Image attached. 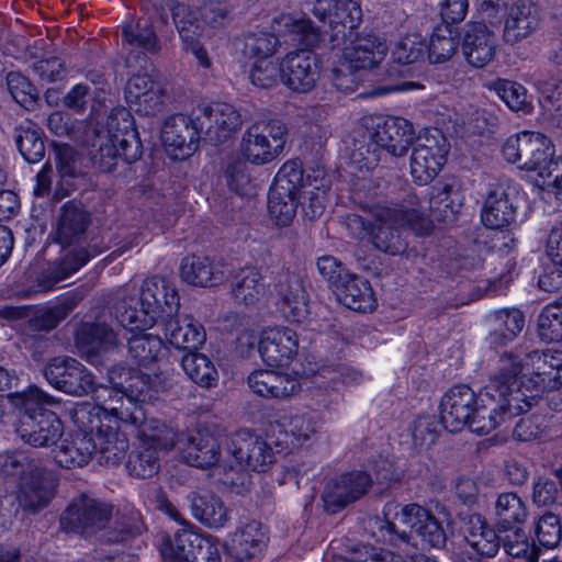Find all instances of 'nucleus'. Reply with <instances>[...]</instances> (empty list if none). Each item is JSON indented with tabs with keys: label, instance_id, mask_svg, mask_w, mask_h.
Instances as JSON below:
<instances>
[{
	"label": "nucleus",
	"instance_id": "nucleus-37",
	"mask_svg": "<svg viewBox=\"0 0 562 562\" xmlns=\"http://www.w3.org/2000/svg\"><path fill=\"white\" fill-rule=\"evenodd\" d=\"M90 224L89 214L82 209L66 204L56 221L54 239L63 248L81 247Z\"/></svg>",
	"mask_w": 562,
	"mask_h": 562
},
{
	"label": "nucleus",
	"instance_id": "nucleus-23",
	"mask_svg": "<svg viewBox=\"0 0 562 562\" xmlns=\"http://www.w3.org/2000/svg\"><path fill=\"white\" fill-rule=\"evenodd\" d=\"M515 191L508 180L497 182L488 191L481 209V221L486 228L503 229L515 221Z\"/></svg>",
	"mask_w": 562,
	"mask_h": 562
},
{
	"label": "nucleus",
	"instance_id": "nucleus-34",
	"mask_svg": "<svg viewBox=\"0 0 562 562\" xmlns=\"http://www.w3.org/2000/svg\"><path fill=\"white\" fill-rule=\"evenodd\" d=\"M266 543L267 533L262 525L252 520L231 535L226 549L234 562H252Z\"/></svg>",
	"mask_w": 562,
	"mask_h": 562
},
{
	"label": "nucleus",
	"instance_id": "nucleus-33",
	"mask_svg": "<svg viewBox=\"0 0 562 562\" xmlns=\"http://www.w3.org/2000/svg\"><path fill=\"white\" fill-rule=\"evenodd\" d=\"M418 509H420L418 504L404 506L396 503L385 504L383 508L384 522L380 527L384 539L391 543L397 541L408 543L418 518Z\"/></svg>",
	"mask_w": 562,
	"mask_h": 562
},
{
	"label": "nucleus",
	"instance_id": "nucleus-45",
	"mask_svg": "<svg viewBox=\"0 0 562 562\" xmlns=\"http://www.w3.org/2000/svg\"><path fill=\"white\" fill-rule=\"evenodd\" d=\"M143 418L137 422H127L125 425L133 426L137 429L139 446H149L159 450H167L178 443V435L170 426L155 419L147 418L142 407Z\"/></svg>",
	"mask_w": 562,
	"mask_h": 562
},
{
	"label": "nucleus",
	"instance_id": "nucleus-17",
	"mask_svg": "<svg viewBox=\"0 0 562 562\" xmlns=\"http://www.w3.org/2000/svg\"><path fill=\"white\" fill-rule=\"evenodd\" d=\"M200 134L196 119L193 120L186 114H175L164 123L161 142L175 159H184L195 151Z\"/></svg>",
	"mask_w": 562,
	"mask_h": 562
},
{
	"label": "nucleus",
	"instance_id": "nucleus-16",
	"mask_svg": "<svg viewBox=\"0 0 562 562\" xmlns=\"http://www.w3.org/2000/svg\"><path fill=\"white\" fill-rule=\"evenodd\" d=\"M54 497V484L47 469L37 464L20 477L15 499L18 507L26 514H37L48 506Z\"/></svg>",
	"mask_w": 562,
	"mask_h": 562
},
{
	"label": "nucleus",
	"instance_id": "nucleus-30",
	"mask_svg": "<svg viewBox=\"0 0 562 562\" xmlns=\"http://www.w3.org/2000/svg\"><path fill=\"white\" fill-rule=\"evenodd\" d=\"M248 386L257 395L273 400H288L301 391L300 380L290 373L256 370L248 376Z\"/></svg>",
	"mask_w": 562,
	"mask_h": 562
},
{
	"label": "nucleus",
	"instance_id": "nucleus-25",
	"mask_svg": "<svg viewBox=\"0 0 562 562\" xmlns=\"http://www.w3.org/2000/svg\"><path fill=\"white\" fill-rule=\"evenodd\" d=\"M16 434L33 447H48L61 437L63 423L54 412L40 408L36 415H22Z\"/></svg>",
	"mask_w": 562,
	"mask_h": 562
},
{
	"label": "nucleus",
	"instance_id": "nucleus-18",
	"mask_svg": "<svg viewBox=\"0 0 562 562\" xmlns=\"http://www.w3.org/2000/svg\"><path fill=\"white\" fill-rule=\"evenodd\" d=\"M278 305L283 317L293 323H300L308 315V294L301 276L280 272L274 282Z\"/></svg>",
	"mask_w": 562,
	"mask_h": 562
},
{
	"label": "nucleus",
	"instance_id": "nucleus-60",
	"mask_svg": "<svg viewBox=\"0 0 562 562\" xmlns=\"http://www.w3.org/2000/svg\"><path fill=\"white\" fill-rule=\"evenodd\" d=\"M497 95L506 103L512 111L530 112L531 104L528 100L526 88L515 81L497 79L491 85Z\"/></svg>",
	"mask_w": 562,
	"mask_h": 562
},
{
	"label": "nucleus",
	"instance_id": "nucleus-6",
	"mask_svg": "<svg viewBox=\"0 0 562 562\" xmlns=\"http://www.w3.org/2000/svg\"><path fill=\"white\" fill-rule=\"evenodd\" d=\"M95 405H82L75 412L76 422L80 425L88 426L89 428L101 427L102 420L123 423L137 422L143 418L142 405L127 401L128 406L117 407L112 405V402H122L121 385L95 387L93 385Z\"/></svg>",
	"mask_w": 562,
	"mask_h": 562
},
{
	"label": "nucleus",
	"instance_id": "nucleus-57",
	"mask_svg": "<svg viewBox=\"0 0 562 562\" xmlns=\"http://www.w3.org/2000/svg\"><path fill=\"white\" fill-rule=\"evenodd\" d=\"M458 42L452 30L448 25L435 27L428 45L430 63L439 64L449 60L456 53Z\"/></svg>",
	"mask_w": 562,
	"mask_h": 562
},
{
	"label": "nucleus",
	"instance_id": "nucleus-38",
	"mask_svg": "<svg viewBox=\"0 0 562 562\" xmlns=\"http://www.w3.org/2000/svg\"><path fill=\"white\" fill-rule=\"evenodd\" d=\"M334 292L346 307L357 312H370L375 306V297L370 282L357 274L345 273L336 283Z\"/></svg>",
	"mask_w": 562,
	"mask_h": 562
},
{
	"label": "nucleus",
	"instance_id": "nucleus-15",
	"mask_svg": "<svg viewBox=\"0 0 562 562\" xmlns=\"http://www.w3.org/2000/svg\"><path fill=\"white\" fill-rule=\"evenodd\" d=\"M312 12L328 22L336 40L352 37L362 21L360 3L355 0H315Z\"/></svg>",
	"mask_w": 562,
	"mask_h": 562
},
{
	"label": "nucleus",
	"instance_id": "nucleus-20",
	"mask_svg": "<svg viewBox=\"0 0 562 562\" xmlns=\"http://www.w3.org/2000/svg\"><path fill=\"white\" fill-rule=\"evenodd\" d=\"M321 418L311 414H296L270 425L272 436L280 435L277 443L284 447L302 448L314 443L321 434Z\"/></svg>",
	"mask_w": 562,
	"mask_h": 562
},
{
	"label": "nucleus",
	"instance_id": "nucleus-63",
	"mask_svg": "<svg viewBox=\"0 0 562 562\" xmlns=\"http://www.w3.org/2000/svg\"><path fill=\"white\" fill-rule=\"evenodd\" d=\"M425 43L417 34L401 38L395 45L392 58L398 65H409L420 60L425 53Z\"/></svg>",
	"mask_w": 562,
	"mask_h": 562
},
{
	"label": "nucleus",
	"instance_id": "nucleus-58",
	"mask_svg": "<svg viewBox=\"0 0 562 562\" xmlns=\"http://www.w3.org/2000/svg\"><path fill=\"white\" fill-rule=\"evenodd\" d=\"M418 513L413 532L420 537L422 541L429 547H443L447 537L440 521L423 506H420Z\"/></svg>",
	"mask_w": 562,
	"mask_h": 562
},
{
	"label": "nucleus",
	"instance_id": "nucleus-46",
	"mask_svg": "<svg viewBox=\"0 0 562 562\" xmlns=\"http://www.w3.org/2000/svg\"><path fill=\"white\" fill-rule=\"evenodd\" d=\"M256 438L257 435L247 429L238 430L226 438V456L222 465L224 473L249 470Z\"/></svg>",
	"mask_w": 562,
	"mask_h": 562
},
{
	"label": "nucleus",
	"instance_id": "nucleus-27",
	"mask_svg": "<svg viewBox=\"0 0 562 562\" xmlns=\"http://www.w3.org/2000/svg\"><path fill=\"white\" fill-rule=\"evenodd\" d=\"M495 33L482 22H469L463 32L461 49L469 65L482 68L496 56Z\"/></svg>",
	"mask_w": 562,
	"mask_h": 562
},
{
	"label": "nucleus",
	"instance_id": "nucleus-11",
	"mask_svg": "<svg viewBox=\"0 0 562 562\" xmlns=\"http://www.w3.org/2000/svg\"><path fill=\"white\" fill-rule=\"evenodd\" d=\"M447 154V139L439 131L419 136L411 155V175L415 182H430L445 165Z\"/></svg>",
	"mask_w": 562,
	"mask_h": 562
},
{
	"label": "nucleus",
	"instance_id": "nucleus-35",
	"mask_svg": "<svg viewBox=\"0 0 562 562\" xmlns=\"http://www.w3.org/2000/svg\"><path fill=\"white\" fill-rule=\"evenodd\" d=\"M121 424L113 422L102 420L101 427L89 428L81 425L91 434L97 442V453L99 454V462L105 464H117L124 459L128 449V439L126 435L121 431Z\"/></svg>",
	"mask_w": 562,
	"mask_h": 562
},
{
	"label": "nucleus",
	"instance_id": "nucleus-7",
	"mask_svg": "<svg viewBox=\"0 0 562 562\" xmlns=\"http://www.w3.org/2000/svg\"><path fill=\"white\" fill-rule=\"evenodd\" d=\"M112 513V505L88 494H80L63 512L60 529L88 538L108 527Z\"/></svg>",
	"mask_w": 562,
	"mask_h": 562
},
{
	"label": "nucleus",
	"instance_id": "nucleus-9",
	"mask_svg": "<svg viewBox=\"0 0 562 562\" xmlns=\"http://www.w3.org/2000/svg\"><path fill=\"white\" fill-rule=\"evenodd\" d=\"M302 187V167L296 161H286L278 171L269 192L268 211L276 225L288 226L292 223Z\"/></svg>",
	"mask_w": 562,
	"mask_h": 562
},
{
	"label": "nucleus",
	"instance_id": "nucleus-40",
	"mask_svg": "<svg viewBox=\"0 0 562 562\" xmlns=\"http://www.w3.org/2000/svg\"><path fill=\"white\" fill-rule=\"evenodd\" d=\"M180 276L184 282L194 286H214L225 279L220 263L212 261L209 257L196 255L183 258Z\"/></svg>",
	"mask_w": 562,
	"mask_h": 562
},
{
	"label": "nucleus",
	"instance_id": "nucleus-22",
	"mask_svg": "<svg viewBox=\"0 0 562 562\" xmlns=\"http://www.w3.org/2000/svg\"><path fill=\"white\" fill-rule=\"evenodd\" d=\"M371 484L372 479L367 472L342 473L326 484L323 492L324 503L329 510L335 513L361 498Z\"/></svg>",
	"mask_w": 562,
	"mask_h": 562
},
{
	"label": "nucleus",
	"instance_id": "nucleus-56",
	"mask_svg": "<svg viewBox=\"0 0 562 562\" xmlns=\"http://www.w3.org/2000/svg\"><path fill=\"white\" fill-rule=\"evenodd\" d=\"M538 333L547 342L562 340V296L543 307L538 317Z\"/></svg>",
	"mask_w": 562,
	"mask_h": 562
},
{
	"label": "nucleus",
	"instance_id": "nucleus-41",
	"mask_svg": "<svg viewBox=\"0 0 562 562\" xmlns=\"http://www.w3.org/2000/svg\"><path fill=\"white\" fill-rule=\"evenodd\" d=\"M539 26V18L530 4H514L509 8L503 29V41L516 45L531 36Z\"/></svg>",
	"mask_w": 562,
	"mask_h": 562
},
{
	"label": "nucleus",
	"instance_id": "nucleus-32",
	"mask_svg": "<svg viewBox=\"0 0 562 562\" xmlns=\"http://www.w3.org/2000/svg\"><path fill=\"white\" fill-rule=\"evenodd\" d=\"M112 312L120 325L131 333L150 328L155 322L154 318L140 307L136 299V286L126 284L117 289L112 297Z\"/></svg>",
	"mask_w": 562,
	"mask_h": 562
},
{
	"label": "nucleus",
	"instance_id": "nucleus-59",
	"mask_svg": "<svg viewBox=\"0 0 562 562\" xmlns=\"http://www.w3.org/2000/svg\"><path fill=\"white\" fill-rule=\"evenodd\" d=\"M171 11L175 26L182 43H192L193 40H200L202 25L198 13L184 3L175 4Z\"/></svg>",
	"mask_w": 562,
	"mask_h": 562
},
{
	"label": "nucleus",
	"instance_id": "nucleus-4",
	"mask_svg": "<svg viewBox=\"0 0 562 562\" xmlns=\"http://www.w3.org/2000/svg\"><path fill=\"white\" fill-rule=\"evenodd\" d=\"M362 139L355 142L351 159L359 169H373L381 151L403 157L415 140L413 124L404 117L387 116L384 120L364 119Z\"/></svg>",
	"mask_w": 562,
	"mask_h": 562
},
{
	"label": "nucleus",
	"instance_id": "nucleus-10",
	"mask_svg": "<svg viewBox=\"0 0 562 562\" xmlns=\"http://www.w3.org/2000/svg\"><path fill=\"white\" fill-rule=\"evenodd\" d=\"M108 378L110 384L124 387L127 401L137 405L156 400L169 387L168 379L161 372L149 374L124 366H113Z\"/></svg>",
	"mask_w": 562,
	"mask_h": 562
},
{
	"label": "nucleus",
	"instance_id": "nucleus-47",
	"mask_svg": "<svg viewBox=\"0 0 562 562\" xmlns=\"http://www.w3.org/2000/svg\"><path fill=\"white\" fill-rule=\"evenodd\" d=\"M131 122L128 113L125 110L112 111L105 119L104 123L98 122L95 125H90L85 132V142L90 150L101 149L104 136L110 138V144L115 143L125 132H133L130 130Z\"/></svg>",
	"mask_w": 562,
	"mask_h": 562
},
{
	"label": "nucleus",
	"instance_id": "nucleus-44",
	"mask_svg": "<svg viewBox=\"0 0 562 562\" xmlns=\"http://www.w3.org/2000/svg\"><path fill=\"white\" fill-rule=\"evenodd\" d=\"M463 533L469 546L480 555L492 558L501 547V536L479 514L465 518Z\"/></svg>",
	"mask_w": 562,
	"mask_h": 562
},
{
	"label": "nucleus",
	"instance_id": "nucleus-43",
	"mask_svg": "<svg viewBox=\"0 0 562 562\" xmlns=\"http://www.w3.org/2000/svg\"><path fill=\"white\" fill-rule=\"evenodd\" d=\"M101 250L87 247H74L63 258L56 260L42 278V288L47 291L53 286L77 272L92 257L99 255Z\"/></svg>",
	"mask_w": 562,
	"mask_h": 562
},
{
	"label": "nucleus",
	"instance_id": "nucleus-62",
	"mask_svg": "<svg viewBox=\"0 0 562 562\" xmlns=\"http://www.w3.org/2000/svg\"><path fill=\"white\" fill-rule=\"evenodd\" d=\"M164 291V279L150 278L143 282L139 290L136 289L138 305L156 322L159 312H165L160 305V294Z\"/></svg>",
	"mask_w": 562,
	"mask_h": 562
},
{
	"label": "nucleus",
	"instance_id": "nucleus-2",
	"mask_svg": "<svg viewBox=\"0 0 562 562\" xmlns=\"http://www.w3.org/2000/svg\"><path fill=\"white\" fill-rule=\"evenodd\" d=\"M372 216L373 221L369 222L358 214H348L342 225L351 237L368 240L375 249L392 256L401 255L407 247L401 237V228L424 235L431 227L419 199L413 193L398 203L375 206Z\"/></svg>",
	"mask_w": 562,
	"mask_h": 562
},
{
	"label": "nucleus",
	"instance_id": "nucleus-51",
	"mask_svg": "<svg viewBox=\"0 0 562 562\" xmlns=\"http://www.w3.org/2000/svg\"><path fill=\"white\" fill-rule=\"evenodd\" d=\"M127 338V357L138 366H148L156 361L164 348L158 335L140 329Z\"/></svg>",
	"mask_w": 562,
	"mask_h": 562
},
{
	"label": "nucleus",
	"instance_id": "nucleus-54",
	"mask_svg": "<svg viewBox=\"0 0 562 562\" xmlns=\"http://www.w3.org/2000/svg\"><path fill=\"white\" fill-rule=\"evenodd\" d=\"M501 544L505 552L515 559H539V550L535 543L530 542L526 532L521 528H507L499 530Z\"/></svg>",
	"mask_w": 562,
	"mask_h": 562
},
{
	"label": "nucleus",
	"instance_id": "nucleus-64",
	"mask_svg": "<svg viewBox=\"0 0 562 562\" xmlns=\"http://www.w3.org/2000/svg\"><path fill=\"white\" fill-rule=\"evenodd\" d=\"M15 143L23 158L31 162L40 161L45 154V146L38 132L32 128L16 131Z\"/></svg>",
	"mask_w": 562,
	"mask_h": 562
},
{
	"label": "nucleus",
	"instance_id": "nucleus-26",
	"mask_svg": "<svg viewBox=\"0 0 562 562\" xmlns=\"http://www.w3.org/2000/svg\"><path fill=\"white\" fill-rule=\"evenodd\" d=\"M78 352L89 363L97 364L102 357L119 345L114 330L104 323H85L75 337Z\"/></svg>",
	"mask_w": 562,
	"mask_h": 562
},
{
	"label": "nucleus",
	"instance_id": "nucleus-48",
	"mask_svg": "<svg viewBox=\"0 0 562 562\" xmlns=\"http://www.w3.org/2000/svg\"><path fill=\"white\" fill-rule=\"evenodd\" d=\"M525 325V316L517 308H505L490 316V342L505 345L517 337Z\"/></svg>",
	"mask_w": 562,
	"mask_h": 562
},
{
	"label": "nucleus",
	"instance_id": "nucleus-29",
	"mask_svg": "<svg viewBox=\"0 0 562 562\" xmlns=\"http://www.w3.org/2000/svg\"><path fill=\"white\" fill-rule=\"evenodd\" d=\"M101 149L89 150L92 162L103 172H111L116 166L117 158L132 164L142 156V144L136 132H125L115 143L110 144V138L101 139Z\"/></svg>",
	"mask_w": 562,
	"mask_h": 562
},
{
	"label": "nucleus",
	"instance_id": "nucleus-5",
	"mask_svg": "<svg viewBox=\"0 0 562 562\" xmlns=\"http://www.w3.org/2000/svg\"><path fill=\"white\" fill-rule=\"evenodd\" d=\"M504 158L526 171L540 177L551 175L553 148L551 140L541 133L521 132L509 136L502 147Z\"/></svg>",
	"mask_w": 562,
	"mask_h": 562
},
{
	"label": "nucleus",
	"instance_id": "nucleus-1",
	"mask_svg": "<svg viewBox=\"0 0 562 562\" xmlns=\"http://www.w3.org/2000/svg\"><path fill=\"white\" fill-rule=\"evenodd\" d=\"M512 368V362L504 359L479 396L465 384L451 386L440 402V419L445 428L456 432L468 427L472 432L486 435L517 416L504 380V374Z\"/></svg>",
	"mask_w": 562,
	"mask_h": 562
},
{
	"label": "nucleus",
	"instance_id": "nucleus-21",
	"mask_svg": "<svg viewBox=\"0 0 562 562\" xmlns=\"http://www.w3.org/2000/svg\"><path fill=\"white\" fill-rule=\"evenodd\" d=\"M196 122L201 133L214 142H223L241 124V114L225 102H215L199 108Z\"/></svg>",
	"mask_w": 562,
	"mask_h": 562
},
{
	"label": "nucleus",
	"instance_id": "nucleus-55",
	"mask_svg": "<svg viewBox=\"0 0 562 562\" xmlns=\"http://www.w3.org/2000/svg\"><path fill=\"white\" fill-rule=\"evenodd\" d=\"M126 470L130 475L138 479L154 476L159 470L158 451L149 446H138L128 456Z\"/></svg>",
	"mask_w": 562,
	"mask_h": 562
},
{
	"label": "nucleus",
	"instance_id": "nucleus-12",
	"mask_svg": "<svg viewBox=\"0 0 562 562\" xmlns=\"http://www.w3.org/2000/svg\"><path fill=\"white\" fill-rule=\"evenodd\" d=\"M142 15L136 22H128L122 26L123 43L140 48L144 53L157 55L162 46L155 30V24H168V15L164 5L156 3L149 7L144 1L140 8Z\"/></svg>",
	"mask_w": 562,
	"mask_h": 562
},
{
	"label": "nucleus",
	"instance_id": "nucleus-61",
	"mask_svg": "<svg viewBox=\"0 0 562 562\" xmlns=\"http://www.w3.org/2000/svg\"><path fill=\"white\" fill-rule=\"evenodd\" d=\"M307 181L308 183L303 181V187L301 188L303 190V201L301 204L306 216L313 220L321 216L325 210L328 184L324 178L321 180L315 179L314 184L310 181V177H307Z\"/></svg>",
	"mask_w": 562,
	"mask_h": 562
},
{
	"label": "nucleus",
	"instance_id": "nucleus-39",
	"mask_svg": "<svg viewBox=\"0 0 562 562\" xmlns=\"http://www.w3.org/2000/svg\"><path fill=\"white\" fill-rule=\"evenodd\" d=\"M266 292L263 277L260 270L252 266L240 268L231 281V294L238 305L255 306Z\"/></svg>",
	"mask_w": 562,
	"mask_h": 562
},
{
	"label": "nucleus",
	"instance_id": "nucleus-49",
	"mask_svg": "<svg viewBox=\"0 0 562 562\" xmlns=\"http://www.w3.org/2000/svg\"><path fill=\"white\" fill-rule=\"evenodd\" d=\"M204 538L193 528H181L173 538H166L161 548L164 562H188Z\"/></svg>",
	"mask_w": 562,
	"mask_h": 562
},
{
	"label": "nucleus",
	"instance_id": "nucleus-42",
	"mask_svg": "<svg viewBox=\"0 0 562 562\" xmlns=\"http://www.w3.org/2000/svg\"><path fill=\"white\" fill-rule=\"evenodd\" d=\"M165 336L178 349H198L205 341L204 327L191 317L170 316L165 322Z\"/></svg>",
	"mask_w": 562,
	"mask_h": 562
},
{
	"label": "nucleus",
	"instance_id": "nucleus-36",
	"mask_svg": "<svg viewBox=\"0 0 562 562\" xmlns=\"http://www.w3.org/2000/svg\"><path fill=\"white\" fill-rule=\"evenodd\" d=\"M79 426L80 430L65 438L54 451V459L61 468H81L97 453L94 437Z\"/></svg>",
	"mask_w": 562,
	"mask_h": 562
},
{
	"label": "nucleus",
	"instance_id": "nucleus-14",
	"mask_svg": "<svg viewBox=\"0 0 562 562\" xmlns=\"http://www.w3.org/2000/svg\"><path fill=\"white\" fill-rule=\"evenodd\" d=\"M222 436L207 428H200L178 438L182 459L190 465L206 468L216 465L222 469L225 457L221 450Z\"/></svg>",
	"mask_w": 562,
	"mask_h": 562
},
{
	"label": "nucleus",
	"instance_id": "nucleus-19",
	"mask_svg": "<svg viewBox=\"0 0 562 562\" xmlns=\"http://www.w3.org/2000/svg\"><path fill=\"white\" fill-rule=\"evenodd\" d=\"M319 78L316 55L308 49L288 54L281 61V80L292 91L308 92Z\"/></svg>",
	"mask_w": 562,
	"mask_h": 562
},
{
	"label": "nucleus",
	"instance_id": "nucleus-8",
	"mask_svg": "<svg viewBox=\"0 0 562 562\" xmlns=\"http://www.w3.org/2000/svg\"><path fill=\"white\" fill-rule=\"evenodd\" d=\"M286 126L278 120H260L246 128L239 150L252 165H265L274 160L283 150Z\"/></svg>",
	"mask_w": 562,
	"mask_h": 562
},
{
	"label": "nucleus",
	"instance_id": "nucleus-24",
	"mask_svg": "<svg viewBox=\"0 0 562 562\" xmlns=\"http://www.w3.org/2000/svg\"><path fill=\"white\" fill-rule=\"evenodd\" d=\"M297 349V335L289 327L267 328L260 335L258 350L262 361L270 367L288 366Z\"/></svg>",
	"mask_w": 562,
	"mask_h": 562
},
{
	"label": "nucleus",
	"instance_id": "nucleus-50",
	"mask_svg": "<svg viewBox=\"0 0 562 562\" xmlns=\"http://www.w3.org/2000/svg\"><path fill=\"white\" fill-rule=\"evenodd\" d=\"M190 502L192 515L203 525L220 528L228 521V510L218 496L211 493H193Z\"/></svg>",
	"mask_w": 562,
	"mask_h": 562
},
{
	"label": "nucleus",
	"instance_id": "nucleus-52",
	"mask_svg": "<svg viewBox=\"0 0 562 562\" xmlns=\"http://www.w3.org/2000/svg\"><path fill=\"white\" fill-rule=\"evenodd\" d=\"M181 366L187 376L201 387L210 389L218 380V372L212 360L200 352H188L182 357Z\"/></svg>",
	"mask_w": 562,
	"mask_h": 562
},
{
	"label": "nucleus",
	"instance_id": "nucleus-28",
	"mask_svg": "<svg viewBox=\"0 0 562 562\" xmlns=\"http://www.w3.org/2000/svg\"><path fill=\"white\" fill-rule=\"evenodd\" d=\"M125 98L131 108L145 115L162 111L165 92L148 74H134L125 87Z\"/></svg>",
	"mask_w": 562,
	"mask_h": 562
},
{
	"label": "nucleus",
	"instance_id": "nucleus-3",
	"mask_svg": "<svg viewBox=\"0 0 562 562\" xmlns=\"http://www.w3.org/2000/svg\"><path fill=\"white\" fill-rule=\"evenodd\" d=\"M504 359L513 364L504 374V380L516 415L528 412L546 390L562 386V351L535 350L522 359L513 353H504L498 364Z\"/></svg>",
	"mask_w": 562,
	"mask_h": 562
},
{
	"label": "nucleus",
	"instance_id": "nucleus-31",
	"mask_svg": "<svg viewBox=\"0 0 562 562\" xmlns=\"http://www.w3.org/2000/svg\"><path fill=\"white\" fill-rule=\"evenodd\" d=\"M349 44L341 52V58L356 69H370L384 60L389 47L386 42L375 34L367 33L348 37Z\"/></svg>",
	"mask_w": 562,
	"mask_h": 562
},
{
	"label": "nucleus",
	"instance_id": "nucleus-53",
	"mask_svg": "<svg viewBox=\"0 0 562 562\" xmlns=\"http://www.w3.org/2000/svg\"><path fill=\"white\" fill-rule=\"evenodd\" d=\"M499 530L525 522L528 512L524 501L515 493L501 494L495 503Z\"/></svg>",
	"mask_w": 562,
	"mask_h": 562
},
{
	"label": "nucleus",
	"instance_id": "nucleus-13",
	"mask_svg": "<svg viewBox=\"0 0 562 562\" xmlns=\"http://www.w3.org/2000/svg\"><path fill=\"white\" fill-rule=\"evenodd\" d=\"M47 382L55 389L75 396L89 394L93 390V374L78 360L55 357L44 369Z\"/></svg>",
	"mask_w": 562,
	"mask_h": 562
}]
</instances>
